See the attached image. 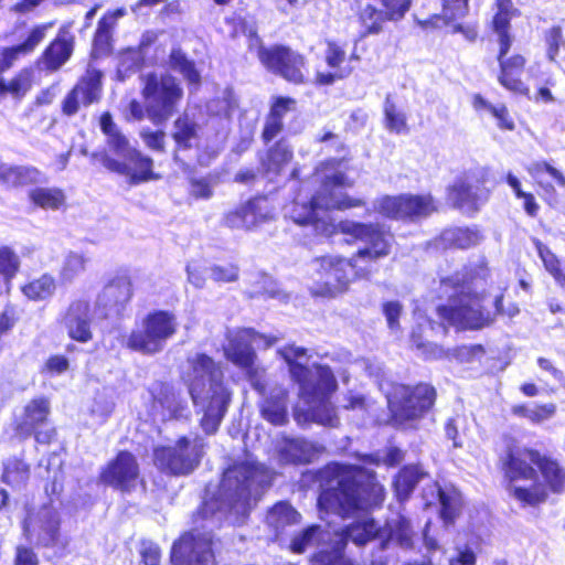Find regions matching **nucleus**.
I'll list each match as a JSON object with an SVG mask.
<instances>
[{"label":"nucleus","mask_w":565,"mask_h":565,"mask_svg":"<svg viewBox=\"0 0 565 565\" xmlns=\"http://www.w3.org/2000/svg\"><path fill=\"white\" fill-rule=\"evenodd\" d=\"M322 492L318 499L321 511L332 512L342 519L352 518L353 522L334 533L337 557L330 565H353L341 555L348 540L364 545L379 537L384 545L395 543L402 547L413 544V530L409 521L402 514L388 519L379 527L366 512L384 501V488L366 470L356 466L332 463L321 472Z\"/></svg>","instance_id":"obj_1"},{"label":"nucleus","mask_w":565,"mask_h":565,"mask_svg":"<svg viewBox=\"0 0 565 565\" xmlns=\"http://www.w3.org/2000/svg\"><path fill=\"white\" fill-rule=\"evenodd\" d=\"M348 164L331 159L322 162L313 174L319 191L309 198L302 192L286 206L285 215L298 225H311L316 233L331 236L337 225L327 215L330 210H348L362 206L363 200L349 196L340 188H351L353 181L347 177Z\"/></svg>","instance_id":"obj_2"},{"label":"nucleus","mask_w":565,"mask_h":565,"mask_svg":"<svg viewBox=\"0 0 565 565\" xmlns=\"http://www.w3.org/2000/svg\"><path fill=\"white\" fill-rule=\"evenodd\" d=\"M278 353L289 366L291 379L299 385V404L295 408L298 424L317 423L334 427L339 419L329 397L337 390L335 379L329 367L313 364L308 366L307 350L289 345Z\"/></svg>","instance_id":"obj_3"},{"label":"nucleus","mask_w":565,"mask_h":565,"mask_svg":"<svg viewBox=\"0 0 565 565\" xmlns=\"http://www.w3.org/2000/svg\"><path fill=\"white\" fill-rule=\"evenodd\" d=\"M510 495L523 505H536L548 492L565 491V467L555 458L533 449L508 455L504 463Z\"/></svg>","instance_id":"obj_4"},{"label":"nucleus","mask_w":565,"mask_h":565,"mask_svg":"<svg viewBox=\"0 0 565 565\" xmlns=\"http://www.w3.org/2000/svg\"><path fill=\"white\" fill-rule=\"evenodd\" d=\"M183 381L189 388L193 405L201 414V427L214 434L231 402L232 393L224 383V373L218 363L204 353L188 358Z\"/></svg>","instance_id":"obj_5"},{"label":"nucleus","mask_w":565,"mask_h":565,"mask_svg":"<svg viewBox=\"0 0 565 565\" xmlns=\"http://www.w3.org/2000/svg\"><path fill=\"white\" fill-rule=\"evenodd\" d=\"M270 478V473L260 465L244 462L228 468L218 489L221 509L236 515H246L252 501L257 500Z\"/></svg>","instance_id":"obj_6"},{"label":"nucleus","mask_w":565,"mask_h":565,"mask_svg":"<svg viewBox=\"0 0 565 565\" xmlns=\"http://www.w3.org/2000/svg\"><path fill=\"white\" fill-rule=\"evenodd\" d=\"M311 270V294L328 298L345 292L355 278L370 276L369 266L356 264L352 257L323 256L312 262Z\"/></svg>","instance_id":"obj_7"},{"label":"nucleus","mask_w":565,"mask_h":565,"mask_svg":"<svg viewBox=\"0 0 565 565\" xmlns=\"http://www.w3.org/2000/svg\"><path fill=\"white\" fill-rule=\"evenodd\" d=\"M277 341L278 338L257 333L253 329L230 330L226 334L224 356L245 372L252 386L260 394L265 392V369L256 364L254 347L267 349Z\"/></svg>","instance_id":"obj_8"},{"label":"nucleus","mask_w":565,"mask_h":565,"mask_svg":"<svg viewBox=\"0 0 565 565\" xmlns=\"http://www.w3.org/2000/svg\"><path fill=\"white\" fill-rule=\"evenodd\" d=\"M450 287L454 288V294L449 297L448 305L438 307L441 319L461 329H480L492 322L490 312L483 310L480 298L471 294L468 284L452 286L450 279L441 281L445 291Z\"/></svg>","instance_id":"obj_9"},{"label":"nucleus","mask_w":565,"mask_h":565,"mask_svg":"<svg viewBox=\"0 0 565 565\" xmlns=\"http://www.w3.org/2000/svg\"><path fill=\"white\" fill-rule=\"evenodd\" d=\"M337 231L361 244L352 258L356 264L367 265L370 275L374 270V264L391 254L394 236L380 224L347 220L337 225Z\"/></svg>","instance_id":"obj_10"},{"label":"nucleus","mask_w":565,"mask_h":565,"mask_svg":"<svg viewBox=\"0 0 565 565\" xmlns=\"http://www.w3.org/2000/svg\"><path fill=\"white\" fill-rule=\"evenodd\" d=\"M142 82L147 117L154 125H161L172 116L183 97V90L169 74L150 73L142 77Z\"/></svg>","instance_id":"obj_11"},{"label":"nucleus","mask_w":565,"mask_h":565,"mask_svg":"<svg viewBox=\"0 0 565 565\" xmlns=\"http://www.w3.org/2000/svg\"><path fill=\"white\" fill-rule=\"evenodd\" d=\"M380 388L385 393L392 416L398 424L423 417L436 398L435 388L428 384H418L414 387L392 384L391 388H385L381 383Z\"/></svg>","instance_id":"obj_12"},{"label":"nucleus","mask_w":565,"mask_h":565,"mask_svg":"<svg viewBox=\"0 0 565 565\" xmlns=\"http://www.w3.org/2000/svg\"><path fill=\"white\" fill-rule=\"evenodd\" d=\"M178 329L175 316L166 310H158L148 313L139 328L134 330L127 340L128 348L153 354L160 352L168 339H170Z\"/></svg>","instance_id":"obj_13"},{"label":"nucleus","mask_w":565,"mask_h":565,"mask_svg":"<svg viewBox=\"0 0 565 565\" xmlns=\"http://www.w3.org/2000/svg\"><path fill=\"white\" fill-rule=\"evenodd\" d=\"M25 540L38 547H65L61 534V516L52 505L28 511L22 523Z\"/></svg>","instance_id":"obj_14"},{"label":"nucleus","mask_w":565,"mask_h":565,"mask_svg":"<svg viewBox=\"0 0 565 565\" xmlns=\"http://www.w3.org/2000/svg\"><path fill=\"white\" fill-rule=\"evenodd\" d=\"M204 443L200 437L180 438L173 447L154 449V465L171 475H188L199 465L203 455Z\"/></svg>","instance_id":"obj_15"},{"label":"nucleus","mask_w":565,"mask_h":565,"mask_svg":"<svg viewBox=\"0 0 565 565\" xmlns=\"http://www.w3.org/2000/svg\"><path fill=\"white\" fill-rule=\"evenodd\" d=\"M373 210L393 220L417 221L437 211L430 194L382 195L374 200Z\"/></svg>","instance_id":"obj_16"},{"label":"nucleus","mask_w":565,"mask_h":565,"mask_svg":"<svg viewBox=\"0 0 565 565\" xmlns=\"http://www.w3.org/2000/svg\"><path fill=\"white\" fill-rule=\"evenodd\" d=\"M132 297L130 278L126 275L113 278L98 294L95 313L100 319L118 317Z\"/></svg>","instance_id":"obj_17"},{"label":"nucleus","mask_w":565,"mask_h":565,"mask_svg":"<svg viewBox=\"0 0 565 565\" xmlns=\"http://www.w3.org/2000/svg\"><path fill=\"white\" fill-rule=\"evenodd\" d=\"M211 536L209 534L189 533L172 546L173 565H211Z\"/></svg>","instance_id":"obj_18"},{"label":"nucleus","mask_w":565,"mask_h":565,"mask_svg":"<svg viewBox=\"0 0 565 565\" xmlns=\"http://www.w3.org/2000/svg\"><path fill=\"white\" fill-rule=\"evenodd\" d=\"M274 218V210L265 198H256L230 211L224 222L234 230L252 231Z\"/></svg>","instance_id":"obj_19"},{"label":"nucleus","mask_w":565,"mask_h":565,"mask_svg":"<svg viewBox=\"0 0 565 565\" xmlns=\"http://www.w3.org/2000/svg\"><path fill=\"white\" fill-rule=\"evenodd\" d=\"M259 58L266 68L279 74L285 79L292 83H302L305 61L301 55L287 47L276 46L262 49L259 51Z\"/></svg>","instance_id":"obj_20"},{"label":"nucleus","mask_w":565,"mask_h":565,"mask_svg":"<svg viewBox=\"0 0 565 565\" xmlns=\"http://www.w3.org/2000/svg\"><path fill=\"white\" fill-rule=\"evenodd\" d=\"M139 478V466L134 455L121 451L102 471L100 480L121 491H130Z\"/></svg>","instance_id":"obj_21"},{"label":"nucleus","mask_w":565,"mask_h":565,"mask_svg":"<svg viewBox=\"0 0 565 565\" xmlns=\"http://www.w3.org/2000/svg\"><path fill=\"white\" fill-rule=\"evenodd\" d=\"M312 547L320 548L321 562H324V555L332 554L327 562V565H330V562L337 557L334 533L322 525H310L291 539L290 550L294 553L301 554Z\"/></svg>","instance_id":"obj_22"},{"label":"nucleus","mask_w":565,"mask_h":565,"mask_svg":"<svg viewBox=\"0 0 565 565\" xmlns=\"http://www.w3.org/2000/svg\"><path fill=\"white\" fill-rule=\"evenodd\" d=\"M99 319L92 310L88 301L84 299L74 300L67 308L63 322L68 335L78 342H88L92 338V323Z\"/></svg>","instance_id":"obj_23"},{"label":"nucleus","mask_w":565,"mask_h":565,"mask_svg":"<svg viewBox=\"0 0 565 565\" xmlns=\"http://www.w3.org/2000/svg\"><path fill=\"white\" fill-rule=\"evenodd\" d=\"M103 164L110 171L129 175L132 182H146L159 178L152 171L153 161L140 151L136 150L128 161H119L105 154L103 157Z\"/></svg>","instance_id":"obj_24"},{"label":"nucleus","mask_w":565,"mask_h":565,"mask_svg":"<svg viewBox=\"0 0 565 565\" xmlns=\"http://www.w3.org/2000/svg\"><path fill=\"white\" fill-rule=\"evenodd\" d=\"M102 74L98 71H88L74 89L63 102V113L74 115L81 105H89L96 102L100 95Z\"/></svg>","instance_id":"obj_25"},{"label":"nucleus","mask_w":565,"mask_h":565,"mask_svg":"<svg viewBox=\"0 0 565 565\" xmlns=\"http://www.w3.org/2000/svg\"><path fill=\"white\" fill-rule=\"evenodd\" d=\"M345 50L334 42H328L324 52V61L330 71L318 72L317 83L320 85H331L335 81L348 77L352 72V67L345 63Z\"/></svg>","instance_id":"obj_26"},{"label":"nucleus","mask_w":565,"mask_h":565,"mask_svg":"<svg viewBox=\"0 0 565 565\" xmlns=\"http://www.w3.org/2000/svg\"><path fill=\"white\" fill-rule=\"evenodd\" d=\"M505 55L507 53H502V46H500L498 56L501 70L499 83L511 92L526 95L529 88L520 78L525 65V58L519 54L512 55L509 58H505Z\"/></svg>","instance_id":"obj_27"},{"label":"nucleus","mask_w":565,"mask_h":565,"mask_svg":"<svg viewBox=\"0 0 565 565\" xmlns=\"http://www.w3.org/2000/svg\"><path fill=\"white\" fill-rule=\"evenodd\" d=\"M494 9L492 29L498 35L502 53H508L513 42V38L510 34V21L520 15V10L513 4L512 0H495Z\"/></svg>","instance_id":"obj_28"},{"label":"nucleus","mask_w":565,"mask_h":565,"mask_svg":"<svg viewBox=\"0 0 565 565\" xmlns=\"http://www.w3.org/2000/svg\"><path fill=\"white\" fill-rule=\"evenodd\" d=\"M526 171L545 193L554 194L555 185L565 186V175L547 161L532 162L526 167Z\"/></svg>","instance_id":"obj_29"},{"label":"nucleus","mask_w":565,"mask_h":565,"mask_svg":"<svg viewBox=\"0 0 565 565\" xmlns=\"http://www.w3.org/2000/svg\"><path fill=\"white\" fill-rule=\"evenodd\" d=\"M288 393L282 387H275L260 404L262 416L274 425H282L287 422Z\"/></svg>","instance_id":"obj_30"},{"label":"nucleus","mask_w":565,"mask_h":565,"mask_svg":"<svg viewBox=\"0 0 565 565\" xmlns=\"http://www.w3.org/2000/svg\"><path fill=\"white\" fill-rule=\"evenodd\" d=\"M480 200V189L469 180H459L448 190V201L466 212L475 211Z\"/></svg>","instance_id":"obj_31"},{"label":"nucleus","mask_w":565,"mask_h":565,"mask_svg":"<svg viewBox=\"0 0 565 565\" xmlns=\"http://www.w3.org/2000/svg\"><path fill=\"white\" fill-rule=\"evenodd\" d=\"M319 452V447L305 439H286L279 456L284 462H310Z\"/></svg>","instance_id":"obj_32"},{"label":"nucleus","mask_w":565,"mask_h":565,"mask_svg":"<svg viewBox=\"0 0 565 565\" xmlns=\"http://www.w3.org/2000/svg\"><path fill=\"white\" fill-rule=\"evenodd\" d=\"M172 138L178 149L200 147V127L188 115L181 116L173 124Z\"/></svg>","instance_id":"obj_33"},{"label":"nucleus","mask_w":565,"mask_h":565,"mask_svg":"<svg viewBox=\"0 0 565 565\" xmlns=\"http://www.w3.org/2000/svg\"><path fill=\"white\" fill-rule=\"evenodd\" d=\"M49 411L50 404L47 399L38 398L31 401L25 407L24 419L19 426L20 433L29 436L33 430L45 426Z\"/></svg>","instance_id":"obj_34"},{"label":"nucleus","mask_w":565,"mask_h":565,"mask_svg":"<svg viewBox=\"0 0 565 565\" xmlns=\"http://www.w3.org/2000/svg\"><path fill=\"white\" fill-rule=\"evenodd\" d=\"M300 518V514L290 504L280 502L268 512L267 523L278 539L286 526L299 523Z\"/></svg>","instance_id":"obj_35"},{"label":"nucleus","mask_w":565,"mask_h":565,"mask_svg":"<svg viewBox=\"0 0 565 565\" xmlns=\"http://www.w3.org/2000/svg\"><path fill=\"white\" fill-rule=\"evenodd\" d=\"M41 172L31 167H11L0 163V181L8 185H23L41 181Z\"/></svg>","instance_id":"obj_36"},{"label":"nucleus","mask_w":565,"mask_h":565,"mask_svg":"<svg viewBox=\"0 0 565 565\" xmlns=\"http://www.w3.org/2000/svg\"><path fill=\"white\" fill-rule=\"evenodd\" d=\"M32 84V70L23 68L11 79H0V98L10 95L15 99H21L31 89Z\"/></svg>","instance_id":"obj_37"},{"label":"nucleus","mask_w":565,"mask_h":565,"mask_svg":"<svg viewBox=\"0 0 565 565\" xmlns=\"http://www.w3.org/2000/svg\"><path fill=\"white\" fill-rule=\"evenodd\" d=\"M422 331L424 332H436V328L430 320H424L419 322L417 328L412 331V342L419 351V353L426 359H441L446 355L443 348L430 341H423Z\"/></svg>","instance_id":"obj_38"},{"label":"nucleus","mask_w":565,"mask_h":565,"mask_svg":"<svg viewBox=\"0 0 565 565\" xmlns=\"http://www.w3.org/2000/svg\"><path fill=\"white\" fill-rule=\"evenodd\" d=\"M425 476L426 472L419 466L403 468L394 481L397 498L399 500L406 499Z\"/></svg>","instance_id":"obj_39"},{"label":"nucleus","mask_w":565,"mask_h":565,"mask_svg":"<svg viewBox=\"0 0 565 565\" xmlns=\"http://www.w3.org/2000/svg\"><path fill=\"white\" fill-rule=\"evenodd\" d=\"M31 202L45 210H57L65 203V195L57 188H34L29 191Z\"/></svg>","instance_id":"obj_40"},{"label":"nucleus","mask_w":565,"mask_h":565,"mask_svg":"<svg viewBox=\"0 0 565 565\" xmlns=\"http://www.w3.org/2000/svg\"><path fill=\"white\" fill-rule=\"evenodd\" d=\"M439 502L441 505L440 515L446 524H450L457 518L461 508V495L455 488H438Z\"/></svg>","instance_id":"obj_41"},{"label":"nucleus","mask_w":565,"mask_h":565,"mask_svg":"<svg viewBox=\"0 0 565 565\" xmlns=\"http://www.w3.org/2000/svg\"><path fill=\"white\" fill-rule=\"evenodd\" d=\"M124 9H116L115 11L108 12L99 21L98 29L94 39V49L99 53H104L109 47L110 32L116 21L125 15Z\"/></svg>","instance_id":"obj_42"},{"label":"nucleus","mask_w":565,"mask_h":565,"mask_svg":"<svg viewBox=\"0 0 565 565\" xmlns=\"http://www.w3.org/2000/svg\"><path fill=\"white\" fill-rule=\"evenodd\" d=\"M236 107V100L232 94V92L226 90L223 93V96L221 98H217L215 100H212L207 105L209 111L214 115L218 116L222 119H224V122L222 125V131L216 134V138L218 140H224L227 132V118Z\"/></svg>","instance_id":"obj_43"},{"label":"nucleus","mask_w":565,"mask_h":565,"mask_svg":"<svg viewBox=\"0 0 565 565\" xmlns=\"http://www.w3.org/2000/svg\"><path fill=\"white\" fill-rule=\"evenodd\" d=\"M384 126L390 132L397 135L408 132L406 114L390 98L384 103Z\"/></svg>","instance_id":"obj_44"},{"label":"nucleus","mask_w":565,"mask_h":565,"mask_svg":"<svg viewBox=\"0 0 565 565\" xmlns=\"http://www.w3.org/2000/svg\"><path fill=\"white\" fill-rule=\"evenodd\" d=\"M55 279L50 275H42L22 287V292L31 300H45L55 291Z\"/></svg>","instance_id":"obj_45"},{"label":"nucleus","mask_w":565,"mask_h":565,"mask_svg":"<svg viewBox=\"0 0 565 565\" xmlns=\"http://www.w3.org/2000/svg\"><path fill=\"white\" fill-rule=\"evenodd\" d=\"M19 257L9 247H0V292L8 290L11 279L19 269Z\"/></svg>","instance_id":"obj_46"},{"label":"nucleus","mask_w":565,"mask_h":565,"mask_svg":"<svg viewBox=\"0 0 565 565\" xmlns=\"http://www.w3.org/2000/svg\"><path fill=\"white\" fill-rule=\"evenodd\" d=\"M292 152L284 142H278L268 151L266 161L263 166L268 174H278L290 162Z\"/></svg>","instance_id":"obj_47"},{"label":"nucleus","mask_w":565,"mask_h":565,"mask_svg":"<svg viewBox=\"0 0 565 565\" xmlns=\"http://www.w3.org/2000/svg\"><path fill=\"white\" fill-rule=\"evenodd\" d=\"M72 45L65 40L54 41L45 51L43 63L49 70H57L71 56Z\"/></svg>","instance_id":"obj_48"},{"label":"nucleus","mask_w":565,"mask_h":565,"mask_svg":"<svg viewBox=\"0 0 565 565\" xmlns=\"http://www.w3.org/2000/svg\"><path fill=\"white\" fill-rule=\"evenodd\" d=\"M443 238L451 246L469 248L481 241V235L477 230L458 227L445 231Z\"/></svg>","instance_id":"obj_49"},{"label":"nucleus","mask_w":565,"mask_h":565,"mask_svg":"<svg viewBox=\"0 0 565 565\" xmlns=\"http://www.w3.org/2000/svg\"><path fill=\"white\" fill-rule=\"evenodd\" d=\"M360 21L366 33L376 34L382 31L383 24L388 21V18L383 9L366 4L360 12Z\"/></svg>","instance_id":"obj_50"},{"label":"nucleus","mask_w":565,"mask_h":565,"mask_svg":"<svg viewBox=\"0 0 565 565\" xmlns=\"http://www.w3.org/2000/svg\"><path fill=\"white\" fill-rule=\"evenodd\" d=\"M170 65L174 71L180 72L188 81L189 85L198 86L200 84V73L194 64L189 61L180 50H173L170 54Z\"/></svg>","instance_id":"obj_51"},{"label":"nucleus","mask_w":565,"mask_h":565,"mask_svg":"<svg viewBox=\"0 0 565 565\" xmlns=\"http://www.w3.org/2000/svg\"><path fill=\"white\" fill-rule=\"evenodd\" d=\"M87 258L79 253L70 252L62 264L60 276L63 280L71 281L86 269Z\"/></svg>","instance_id":"obj_52"},{"label":"nucleus","mask_w":565,"mask_h":565,"mask_svg":"<svg viewBox=\"0 0 565 565\" xmlns=\"http://www.w3.org/2000/svg\"><path fill=\"white\" fill-rule=\"evenodd\" d=\"M2 478L6 483L19 488L26 482L29 478V468L21 460H9L4 466Z\"/></svg>","instance_id":"obj_53"},{"label":"nucleus","mask_w":565,"mask_h":565,"mask_svg":"<svg viewBox=\"0 0 565 565\" xmlns=\"http://www.w3.org/2000/svg\"><path fill=\"white\" fill-rule=\"evenodd\" d=\"M536 248L546 270L554 277L559 286L565 287V273L559 268L557 257L539 242L536 243Z\"/></svg>","instance_id":"obj_54"},{"label":"nucleus","mask_w":565,"mask_h":565,"mask_svg":"<svg viewBox=\"0 0 565 565\" xmlns=\"http://www.w3.org/2000/svg\"><path fill=\"white\" fill-rule=\"evenodd\" d=\"M444 24L449 25L469 12V0H443Z\"/></svg>","instance_id":"obj_55"},{"label":"nucleus","mask_w":565,"mask_h":565,"mask_svg":"<svg viewBox=\"0 0 565 565\" xmlns=\"http://www.w3.org/2000/svg\"><path fill=\"white\" fill-rule=\"evenodd\" d=\"M140 60V53L136 50L129 49L122 52L118 60L117 77L124 81L126 77L130 76V74L135 73L139 66Z\"/></svg>","instance_id":"obj_56"},{"label":"nucleus","mask_w":565,"mask_h":565,"mask_svg":"<svg viewBox=\"0 0 565 565\" xmlns=\"http://www.w3.org/2000/svg\"><path fill=\"white\" fill-rule=\"evenodd\" d=\"M107 146L121 161H128L137 150L129 145L127 138L119 131L107 137Z\"/></svg>","instance_id":"obj_57"},{"label":"nucleus","mask_w":565,"mask_h":565,"mask_svg":"<svg viewBox=\"0 0 565 565\" xmlns=\"http://www.w3.org/2000/svg\"><path fill=\"white\" fill-rule=\"evenodd\" d=\"M388 21H399L411 9L413 0H380Z\"/></svg>","instance_id":"obj_58"},{"label":"nucleus","mask_w":565,"mask_h":565,"mask_svg":"<svg viewBox=\"0 0 565 565\" xmlns=\"http://www.w3.org/2000/svg\"><path fill=\"white\" fill-rule=\"evenodd\" d=\"M449 565H475L476 555L468 545H457L448 556Z\"/></svg>","instance_id":"obj_59"},{"label":"nucleus","mask_w":565,"mask_h":565,"mask_svg":"<svg viewBox=\"0 0 565 565\" xmlns=\"http://www.w3.org/2000/svg\"><path fill=\"white\" fill-rule=\"evenodd\" d=\"M210 277L216 282H231L237 279L238 270L234 265L213 266L210 268Z\"/></svg>","instance_id":"obj_60"},{"label":"nucleus","mask_w":565,"mask_h":565,"mask_svg":"<svg viewBox=\"0 0 565 565\" xmlns=\"http://www.w3.org/2000/svg\"><path fill=\"white\" fill-rule=\"evenodd\" d=\"M556 413V405L553 403L544 405H532L529 415V420L534 424H541L552 418Z\"/></svg>","instance_id":"obj_61"},{"label":"nucleus","mask_w":565,"mask_h":565,"mask_svg":"<svg viewBox=\"0 0 565 565\" xmlns=\"http://www.w3.org/2000/svg\"><path fill=\"white\" fill-rule=\"evenodd\" d=\"M547 57L555 61L559 49L564 45V39L559 28H552L546 33Z\"/></svg>","instance_id":"obj_62"},{"label":"nucleus","mask_w":565,"mask_h":565,"mask_svg":"<svg viewBox=\"0 0 565 565\" xmlns=\"http://www.w3.org/2000/svg\"><path fill=\"white\" fill-rule=\"evenodd\" d=\"M139 554L145 565H160V548L152 542H142L139 547Z\"/></svg>","instance_id":"obj_63"},{"label":"nucleus","mask_w":565,"mask_h":565,"mask_svg":"<svg viewBox=\"0 0 565 565\" xmlns=\"http://www.w3.org/2000/svg\"><path fill=\"white\" fill-rule=\"evenodd\" d=\"M13 565H39V557L31 547L18 545Z\"/></svg>","instance_id":"obj_64"}]
</instances>
